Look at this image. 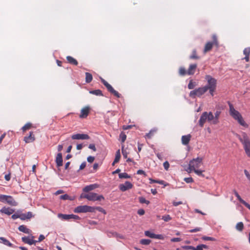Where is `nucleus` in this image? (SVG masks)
<instances>
[{
	"instance_id": "59",
	"label": "nucleus",
	"mask_w": 250,
	"mask_h": 250,
	"mask_svg": "<svg viewBox=\"0 0 250 250\" xmlns=\"http://www.w3.org/2000/svg\"><path fill=\"white\" fill-rule=\"evenodd\" d=\"M181 239L179 237L173 238L171 239V241L172 242H180L181 241Z\"/></svg>"
},
{
	"instance_id": "36",
	"label": "nucleus",
	"mask_w": 250,
	"mask_h": 250,
	"mask_svg": "<svg viewBox=\"0 0 250 250\" xmlns=\"http://www.w3.org/2000/svg\"><path fill=\"white\" fill-rule=\"evenodd\" d=\"M179 73L181 76H185L187 74V70L184 67H180L179 70Z\"/></svg>"
},
{
	"instance_id": "18",
	"label": "nucleus",
	"mask_w": 250,
	"mask_h": 250,
	"mask_svg": "<svg viewBox=\"0 0 250 250\" xmlns=\"http://www.w3.org/2000/svg\"><path fill=\"white\" fill-rule=\"evenodd\" d=\"M0 212L9 215L14 212V210L10 208L3 207L0 209Z\"/></svg>"
},
{
	"instance_id": "45",
	"label": "nucleus",
	"mask_w": 250,
	"mask_h": 250,
	"mask_svg": "<svg viewBox=\"0 0 250 250\" xmlns=\"http://www.w3.org/2000/svg\"><path fill=\"white\" fill-rule=\"evenodd\" d=\"M234 193L235 196L237 197V199L242 204L243 202H244V200L242 199V198L240 197L238 193L236 191H234Z\"/></svg>"
},
{
	"instance_id": "46",
	"label": "nucleus",
	"mask_w": 250,
	"mask_h": 250,
	"mask_svg": "<svg viewBox=\"0 0 250 250\" xmlns=\"http://www.w3.org/2000/svg\"><path fill=\"white\" fill-rule=\"evenodd\" d=\"M202 238L203 240H205V241H214L216 240L213 237L206 236H203Z\"/></svg>"
},
{
	"instance_id": "43",
	"label": "nucleus",
	"mask_w": 250,
	"mask_h": 250,
	"mask_svg": "<svg viewBox=\"0 0 250 250\" xmlns=\"http://www.w3.org/2000/svg\"><path fill=\"white\" fill-rule=\"evenodd\" d=\"M95 210H97L103 213L104 214L106 213V211L103 208L100 207H94V212H95Z\"/></svg>"
},
{
	"instance_id": "32",
	"label": "nucleus",
	"mask_w": 250,
	"mask_h": 250,
	"mask_svg": "<svg viewBox=\"0 0 250 250\" xmlns=\"http://www.w3.org/2000/svg\"><path fill=\"white\" fill-rule=\"evenodd\" d=\"M189 58L190 59H195V60H197L200 58V57L197 55L196 51L195 49H194L192 51V54L189 56Z\"/></svg>"
},
{
	"instance_id": "42",
	"label": "nucleus",
	"mask_w": 250,
	"mask_h": 250,
	"mask_svg": "<svg viewBox=\"0 0 250 250\" xmlns=\"http://www.w3.org/2000/svg\"><path fill=\"white\" fill-rule=\"evenodd\" d=\"M204 171L203 170H199V169H196L194 170V172L199 176H201L204 177L205 176L204 174L203 173V172Z\"/></svg>"
},
{
	"instance_id": "27",
	"label": "nucleus",
	"mask_w": 250,
	"mask_h": 250,
	"mask_svg": "<svg viewBox=\"0 0 250 250\" xmlns=\"http://www.w3.org/2000/svg\"><path fill=\"white\" fill-rule=\"evenodd\" d=\"M58 217L62 220H68L71 219V214H64L59 213L58 215Z\"/></svg>"
},
{
	"instance_id": "26",
	"label": "nucleus",
	"mask_w": 250,
	"mask_h": 250,
	"mask_svg": "<svg viewBox=\"0 0 250 250\" xmlns=\"http://www.w3.org/2000/svg\"><path fill=\"white\" fill-rule=\"evenodd\" d=\"M221 113L220 110H216L214 113V120L213 121V125H216L219 123V118Z\"/></svg>"
},
{
	"instance_id": "24",
	"label": "nucleus",
	"mask_w": 250,
	"mask_h": 250,
	"mask_svg": "<svg viewBox=\"0 0 250 250\" xmlns=\"http://www.w3.org/2000/svg\"><path fill=\"white\" fill-rule=\"evenodd\" d=\"M0 243L8 247H12L13 246V244L9 241L3 237H0Z\"/></svg>"
},
{
	"instance_id": "16",
	"label": "nucleus",
	"mask_w": 250,
	"mask_h": 250,
	"mask_svg": "<svg viewBox=\"0 0 250 250\" xmlns=\"http://www.w3.org/2000/svg\"><path fill=\"white\" fill-rule=\"evenodd\" d=\"M197 66V65L196 63L190 64L187 70V74L188 75H193L195 72Z\"/></svg>"
},
{
	"instance_id": "25",
	"label": "nucleus",
	"mask_w": 250,
	"mask_h": 250,
	"mask_svg": "<svg viewBox=\"0 0 250 250\" xmlns=\"http://www.w3.org/2000/svg\"><path fill=\"white\" fill-rule=\"evenodd\" d=\"M66 60H67L68 62L71 64H73L74 65H78V62L77 61L71 56H67Z\"/></svg>"
},
{
	"instance_id": "58",
	"label": "nucleus",
	"mask_w": 250,
	"mask_h": 250,
	"mask_svg": "<svg viewBox=\"0 0 250 250\" xmlns=\"http://www.w3.org/2000/svg\"><path fill=\"white\" fill-rule=\"evenodd\" d=\"M25 215L27 219H30L32 218L33 216L32 213L30 211H29L27 213H25Z\"/></svg>"
},
{
	"instance_id": "35",
	"label": "nucleus",
	"mask_w": 250,
	"mask_h": 250,
	"mask_svg": "<svg viewBox=\"0 0 250 250\" xmlns=\"http://www.w3.org/2000/svg\"><path fill=\"white\" fill-rule=\"evenodd\" d=\"M120 158H121L120 150V149H119L116 151L115 158L114 159V163H118L119 161Z\"/></svg>"
},
{
	"instance_id": "30",
	"label": "nucleus",
	"mask_w": 250,
	"mask_h": 250,
	"mask_svg": "<svg viewBox=\"0 0 250 250\" xmlns=\"http://www.w3.org/2000/svg\"><path fill=\"white\" fill-rule=\"evenodd\" d=\"M92 79H93L92 75L88 72H86L85 73V82L86 83H89L92 81Z\"/></svg>"
},
{
	"instance_id": "63",
	"label": "nucleus",
	"mask_w": 250,
	"mask_h": 250,
	"mask_svg": "<svg viewBox=\"0 0 250 250\" xmlns=\"http://www.w3.org/2000/svg\"><path fill=\"white\" fill-rule=\"evenodd\" d=\"M181 204H182V202L181 201H179V202L174 201L173 202V205L175 207H177Z\"/></svg>"
},
{
	"instance_id": "21",
	"label": "nucleus",
	"mask_w": 250,
	"mask_h": 250,
	"mask_svg": "<svg viewBox=\"0 0 250 250\" xmlns=\"http://www.w3.org/2000/svg\"><path fill=\"white\" fill-rule=\"evenodd\" d=\"M34 140H35V137L33 135L32 132H30L29 136H25L24 138V141L26 143H29L33 142Z\"/></svg>"
},
{
	"instance_id": "20",
	"label": "nucleus",
	"mask_w": 250,
	"mask_h": 250,
	"mask_svg": "<svg viewBox=\"0 0 250 250\" xmlns=\"http://www.w3.org/2000/svg\"><path fill=\"white\" fill-rule=\"evenodd\" d=\"M243 54L245 55V57L243 59L248 62L250 61L249 56L250 55V47L245 48L243 50Z\"/></svg>"
},
{
	"instance_id": "29",
	"label": "nucleus",
	"mask_w": 250,
	"mask_h": 250,
	"mask_svg": "<svg viewBox=\"0 0 250 250\" xmlns=\"http://www.w3.org/2000/svg\"><path fill=\"white\" fill-rule=\"evenodd\" d=\"M156 129H152L149 131L148 133H146L145 135L146 138L150 139L153 136L154 134L156 132Z\"/></svg>"
},
{
	"instance_id": "61",
	"label": "nucleus",
	"mask_w": 250,
	"mask_h": 250,
	"mask_svg": "<svg viewBox=\"0 0 250 250\" xmlns=\"http://www.w3.org/2000/svg\"><path fill=\"white\" fill-rule=\"evenodd\" d=\"M86 163L85 162H83L80 166V170H82L86 166Z\"/></svg>"
},
{
	"instance_id": "39",
	"label": "nucleus",
	"mask_w": 250,
	"mask_h": 250,
	"mask_svg": "<svg viewBox=\"0 0 250 250\" xmlns=\"http://www.w3.org/2000/svg\"><path fill=\"white\" fill-rule=\"evenodd\" d=\"M32 126V124L31 123H27L26 124L21 128L23 131H25L26 130L29 129Z\"/></svg>"
},
{
	"instance_id": "47",
	"label": "nucleus",
	"mask_w": 250,
	"mask_h": 250,
	"mask_svg": "<svg viewBox=\"0 0 250 250\" xmlns=\"http://www.w3.org/2000/svg\"><path fill=\"white\" fill-rule=\"evenodd\" d=\"M202 229V228L197 227V228H195L194 229H192L189 230V232H191V233H193V232H197V231H201Z\"/></svg>"
},
{
	"instance_id": "19",
	"label": "nucleus",
	"mask_w": 250,
	"mask_h": 250,
	"mask_svg": "<svg viewBox=\"0 0 250 250\" xmlns=\"http://www.w3.org/2000/svg\"><path fill=\"white\" fill-rule=\"evenodd\" d=\"M56 163L57 167H61L62 166V158L61 153H59L56 158Z\"/></svg>"
},
{
	"instance_id": "64",
	"label": "nucleus",
	"mask_w": 250,
	"mask_h": 250,
	"mask_svg": "<svg viewBox=\"0 0 250 250\" xmlns=\"http://www.w3.org/2000/svg\"><path fill=\"white\" fill-rule=\"evenodd\" d=\"M20 214H14L12 215L11 217L13 219L15 220L17 218H20Z\"/></svg>"
},
{
	"instance_id": "6",
	"label": "nucleus",
	"mask_w": 250,
	"mask_h": 250,
	"mask_svg": "<svg viewBox=\"0 0 250 250\" xmlns=\"http://www.w3.org/2000/svg\"><path fill=\"white\" fill-rule=\"evenodd\" d=\"M83 197L87 199L89 201H101L104 199L103 195H98L94 192H90L88 194H84Z\"/></svg>"
},
{
	"instance_id": "28",
	"label": "nucleus",
	"mask_w": 250,
	"mask_h": 250,
	"mask_svg": "<svg viewBox=\"0 0 250 250\" xmlns=\"http://www.w3.org/2000/svg\"><path fill=\"white\" fill-rule=\"evenodd\" d=\"M197 85V83L196 82L193 81L192 80H190L188 84V87L189 89H193Z\"/></svg>"
},
{
	"instance_id": "56",
	"label": "nucleus",
	"mask_w": 250,
	"mask_h": 250,
	"mask_svg": "<svg viewBox=\"0 0 250 250\" xmlns=\"http://www.w3.org/2000/svg\"><path fill=\"white\" fill-rule=\"evenodd\" d=\"M19 217H20V218L21 220H24L25 219H27V218L26 217L25 213H21V214H20Z\"/></svg>"
},
{
	"instance_id": "33",
	"label": "nucleus",
	"mask_w": 250,
	"mask_h": 250,
	"mask_svg": "<svg viewBox=\"0 0 250 250\" xmlns=\"http://www.w3.org/2000/svg\"><path fill=\"white\" fill-rule=\"evenodd\" d=\"M244 229V224L242 222L238 223L236 225V229L240 231L243 230Z\"/></svg>"
},
{
	"instance_id": "40",
	"label": "nucleus",
	"mask_w": 250,
	"mask_h": 250,
	"mask_svg": "<svg viewBox=\"0 0 250 250\" xmlns=\"http://www.w3.org/2000/svg\"><path fill=\"white\" fill-rule=\"evenodd\" d=\"M207 248V246L204 244L199 245L196 248L194 247V249L193 250H203V249Z\"/></svg>"
},
{
	"instance_id": "38",
	"label": "nucleus",
	"mask_w": 250,
	"mask_h": 250,
	"mask_svg": "<svg viewBox=\"0 0 250 250\" xmlns=\"http://www.w3.org/2000/svg\"><path fill=\"white\" fill-rule=\"evenodd\" d=\"M126 135H125V134L124 132H122L120 134V139L121 140V142L124 143L126 140Z\"/></svg>"
},
{
	"instance_id": "5",
	"label": "nucleus",
	"mask_w": 250,
	"mask_h": 250,
	"mask_svg": "<svg viewBox=\"0 0 250 250\" xmlns=\"http://www.w3.org/2000/svg\"><path fill=\"white\" fill-rule=\"evenodd\" d=\"M202 158L197 157L190 161L188 164V172L197 169L202 164Z\"/></svg>"
},
{
	"instance_id": "14",
	"label": "nucleus",
	"mask_w": 250,
	"mask_h": 250,
	"mask_svg": "<svg viewBox=\"0 0 250 250\" xmlns=\"http://www.w3.org/2000/svg\"><path fill=\"white\" fill-rule=\"evenodd\" d=\"M73 140H88L90 138L89 136L86 134H75L71 136Z\"/></svg>"
},
{
	"instance_id": "9",
	"label": "nucleus",
	"mask_w": 250,
	"mask_h": 250,
	"mask_svg": "<svg viewBox=\"0 0 250 250\" xmlns=\"http://www.w3.org/2000/svg\"><path fill=\"white\" fill-rule=\"evenodd\" d=\"M212 40V42H207L206 44H205V48L204 49V53H206V52L211 50L214 45H215L216 46L218 45L217 37L215 35H213Z\"/></svg>"
},
{
	"instance_id": "11",
	"label": "nucleus",
	"mask_w": 250,
	"mask_h": 250,
	"mask_svg": "<svg viewBox=\"0 0 250 250\" xmlns=\"http://www.w3.org/2000/svg\"><path fill=\"white\" fill-rule=\"evenodd\" d=\"M35 237L32 235L28 236H24L22 237L21 238L22 241L24 242L25 244H28L30 245L34 244L35 245L37 243V240H35L34 239Z\"/></svg>"
},
{
	"instance_id": "49",
	"label": "nucleus",
	"mask_w": 250,
	"mask_h": 250,
	"mask_svg": "<svg viewBox=\"0 0 250 250\" xmlns=\"http://www.w3.org/2000/svg\"><path fill=\"white\" fill-rule=\"evenodd\" d=\"M60 199H62V200H70V199L69 196L67 194H65L64 195H61L60 196Z\"/></svg>"
},
{
	"instance_id": "50",
	"label": "nucleus",
	"mask_w": 250,
	"mask_h": 250,
	"mask_svg": "<svg viewBox=\"0 0 250 250\" xmlns=\"http://www.w3.org/2000/svg\"><path fill=\"white\" fill-rule=\"evenodd\" d=\"M182 248L187 250H193L194 249V247L192 246H183L182 247Z\"/></svg>"
},
{
	"instance_id": "1",
	"label": "nucleus",
	"mask_w": 250,
	"mask_h": 250,
	"mask_svg": "<svg viewBox=\"0 0 250 250\" xmlns=\"http://www.w3.org/2000/svg\"><path fill=\"white\" fill-rule=\"evenodd\" d=\"M205 79L207 81V84L204 86L191 90L189 94V97L192 98H195L196 97H200L208 90H209V94L212 96H213L214 92L217 87V80L209 75L205 76Z\"/></svg>"
},
{
	"instance_id": "22",
	"label": "nucleus",
	"mask_w": 250,
	"mask_h": 250,
	"mask_svg": "<svg viewBox=\"0 0 250 250\" xmlns=\"http://www.w3.org/2000/svg\"><path fill=\"white\" fill-rule=\"evenodd\" d=\"M19 230L20 231L23 232L26 234H31L32 232L31 230L26 228L24 225H21L18 228Z\"/></svg>"
},
{
	"instance_id": "31",
	"label": "nucleus",
	"mask_w": 250,
	"mask_h": 250,
	"mask_svg": "<svg viewBox=\"0 0 250 250\" xmlns=\"http://www.w3.org/2000/svg\"><path fill=\"white\" fill-rule=\"evenodd\" d=\"M89 93L90 94H94V95H95L97 96H103V95L102 91L100 89H97V90L90 91L89 92Z\"/></svg>"
},
{
	"instance_id": "7",
	"label": "nucleus",
	"mask_w": 250,
	"mask_h": 250,
	"mask_svg": "<svg viewBox=\"0 0 250 250\" xmlns=\"http://www.w3.org/2000/svg\"><path fill=\"white\" fill-rule=\"evenodd\" d=\"M0 202L7 203L8 204L13 206L17 205V203L11 196L0 195Z\"/></svg>"
},
{
	"instance_id": "34",
	"label": "nucleus",
	"mask_w": 250,
	"mask_h": 250,
	"mask_svg": "<svg viewBox=\"0 0 250 250\" xmlns=\"http://www.w3.org/2000/svg\"><path fill=\"white\" fill-rule=\"evenodd\" d=\"M119 177L120 179H128L130 178L131 177L127 173L123 172L119 174Z\"/></svg>"
},
{
	"instance_id": "12",
	"label": "nucleus",
	"mask_w": 250,
	"mask_h": 250,
	"mask_svg": "<svg viewBox=\"0 0 250 250\" xmlns=\"http://www.w3.org/2000/svg\"><path fill=\"white\" fill-rule=\"evenodd\" d=\"M133 185L128 181H126L124 184H120L119 186L120 190L122 191H125L128 189L132 188Z\"/></svg>"
},
{
	"instance_id": "3",
	"label": "nucleus",
	"mask_w": 250,
	"mask_h": 250,
	"mask_svg": "<svg viewBox=\"0 0 250 250\" xmlns=\"http://www.w3.org/2000/svg\"><path fill=\"white\" fill-rule=\"evenodd\" d=\"M241 143L243 145V147L247 155L250 158V140L245 132H242V135H236Z\"/></svg>"
},
{
	"instance_id": "52",
	"label": "nucleus",
	"mask_w": 250,
	"mask_h": 250,
	"mask_svg": "<svg viewBox=\"0 0 250 250\" xmlns=\"http://www.w3.org/2000/svg\"><path fill=\"white\" fill-rule=\"evenodd\" d=\"M163 166H164L165 169L166 170H167L168 169V168L169 167V164L167 161L165 162L163 164Z\"/></svg>"
},
{
	"instance_id": "62",
	"label": "nucleus",
	"mask_w": 250,
	"mask_h": 250,
	"mask_svg": "<svg viewBox=\"0 0 250 250\" xmlns=\"http://www.w3.org/2000/svg\"><path fill=\"white\" fill-rule=\"evenodd\" d=\"M158 184L163 185L164 186H167L168 184L167 183H166L163 180H158Z\"/></svg>"
},
{
	"instance_id": "48",
	"label": "nucleus",
	"mask_w": 250,
	"mask_h": 250,
	"mask_svg": "<svg viewBox=\"0 0 250 250\" xmlns=\"http://www.w3.org/2000/svg\"><path fill=\"white\" fill-rule=\"evenodd\" d=\"M184 180L187 183H191L193 182V179H192V177L185 178Z\"/></svg>"
},
{
	"instance_id": "15",
	"label": "nucleus",
	"mask_w": 250,
	"mask_h": 250,
	"mask_svg": "<svg viewBox=\"0 0 250 250\" xmlns=\"http://www.w3.org/2000/svg\"><path fill=\"white\" fill-rule=\"evenodd\" d=\"M90 111V107L88 106H85L81 109L80 115L79 116L80 118H85L87 117Z\"/></svg>"
},
{
	"instance_id": "44",
	"label": "nucleus",
	"mask_w": 250,
	"mask_h": 250,
	"mask_svg": "<svg viewBox=\"0 0 250 250\" xmlns=\"http://www.w3.org/2000/svg\"><path fill=\"white\" fill-rule=\"evenodd\" d=\"M162 219L165 222H168L171 220V217L168 214L163 216L162 217Z\"/></svg>"
},
{
	"instance_id": "8",
	"label": "nucleus",
	"mask_w": 250,
	"mask_h": 250,
	"mask_svg": "<svg viewBox=\"0 0 250 250\" xmlns=\"http://www.w3.org/2000/svg\"><path fill=\"white\" fill-rule=\"evenodd\" d=\"M74 211L76 213L94 212V207L86 205L79 206L74 209Z\"/></svg>"
},
{
	"instance_id": "23",
	"label": "nucleus",
	"mask_w": 250,
	"mask_h": 250,
	"mask_svg": "<svg viewBox=\"0 0 250 250\" xmlns=\"http://www.w3.org/2000/svg\"><path fill=\"white\" fill-rule=\"evenodd\" d=\"M97 188H98V185L97 184L90 185L84 187L83 189V191L84 192H88Z\"/></svg>"
},
{
	"instance_id": "55",
	"label": "nucleus",
	"mask_w": 250,
	"mask_h": 250,
	"mask_svg": "<svg viewBox=\"0 0 250 250\" xmlns=\"http://www.w3.org/2000/svg\"><path fill=\"white\" fill-rule=\"evenodd\" d=\"M88 148L93 150L94 151H96V148L95 146L93 144H90L88 146Z\"/></svg>"
},
{
	"instance_id": "13",
	"label": "nucleus",
	"mask_w": 250,
	"mask_h": 250,
	"mask_svg": "<svg viewBox=\"0 0 250 250\" xmlns=\"http://www.w3.org/2000/svg\"><path fill=\"white\" fill-rule=\"evenodd\" d=\"M145 234L146 236L151 238L158 239L160 240L164 239V236L162 234H155L149 230L145 231Z\"/></svg>"
},
{
	"instance_id": "60",
	"label": "nucleus",
	"mask_w": 250,
	"mask_h": 250,
	"mask_svg": "<svg viewBox=\"0 0 250 250\" xmlns=\"http://www.w3.org/2000/svg\"><path fill=\"white\" fill-rule=\"evenodd\" d=\"M137 213L140 215H143L145 214V211L143 209H138Z\"/></svg>"
},
{
	"instance_id": "54",
	"label": "nucleus",
	"mask_w": 250,
	"mask_h": 250,
	"mask_svg": "<svg viewBox=\"0 0 250 250\" xmlns=\"http://www.w3.org/2000/svg\"><path fill=\"white\" fill-rule=\"evenodd\" d=\"M244 172L247 179L250 181V174L249 171L245 169Z\"/></svg>"
},
{
	"instance_id": "41",
	"label": "nucleus",
	"mask_w": 250,
	"mask_h": 250,
	"mask_svg": "<svg viewBox=\"0 0 250 250\" xmlns=\"http://www.w3.org/2000/svg\"><path fill=\"white\" fill-rule=\"evenodd\" d=\"M139 202L141 204H146L147 205H148L150 203V202L148 200H146L144 197H139Z\"/></svg>"
},
{
	"instance_id": "57",
	"label": "nucleus",
	"mask_w": 250,
	"mask_h": 250,
	"mask_svg": "<svg viewBox=\"0 0 250 250\" xmlns=\"http://www.w3.org/2000/svg\"><path fill=\"white\" fill-rule=\"evenodd\" d=\"M45 239V237L42 234H41L40 236H39V239H38V240H37V242H41L43 240H44Z\"/></svg>"
},
{
	"instance_id": "2",
	"label": "nucleus",
	"mask_w": 250,
	"mask_h": 250,
	"mask_svg": "<svg viewBox=\"0 0 250 250\" xmlns=\"http://www.w3.org/2000/svg\"><path fill=\"white\" fill-rule=\"evenodd\" d=\"M229 106V113L230 115L243 126L248 127V125L244 120L241 114L239 111L235 110L233 105L230 102H228Z\"/></svg>"
},
{
	"instance_id": "10",
	"label": "nucleus",
	"mask_w": 250,
	"mask_h": 250,
	"mask_svg": "<svg viewBox=\"0 0 250 250\" xmlns=\"http://www.w3.org/2000/svg\"><path fill=\"white\" fill-rule=\"evenodd\" d=\"M101 80L103 84L106 87L108 91L117 98L121 97V94L116 91L112 86L109 84L105 80L101 78Z\"/></svg>"
},
{
	"instance_id": "53",
	"label": "nucleus",
	"mask_w": 250,
	"mask_h": 250,
	"mask_svg": "<svg viewBox=\"0 0 250 250\" xmlns=\"http://www.w3.org/2000/svg\"><path fill=\"white\" fill-rule=\"evenodd\" d=\"M95 160V157L94 156H89L87 157V160L89 163H92Z\"/></svg>"
},
{
	"instance_id": "51",
	"label": "nucleus",
	"mask_w": 250,
	"mask_h": 250,
	"mask_svg": "<svg viewBox=\"0 0 250 250\" xmlns=\"http://www.w3.org/2000/svg\"><path fill=\"white\" fill-rule=\"evenodd\" d=\"M122 152L123 157L125 158H126L127 157L128 152L125 149H124V146H122Z\"/></svg>"
},
{
	"instance_id": "17",
	"label": "nucleus",
	"mask_w": 250,
	"mask_h": 250,
	"mask_svg": "<svg viewBox=\"0 0 250 250\" xmlns=\"http://www.w3.org/2000/svg\"><path fill=\"white\" fill-rule=\"evenodd\" d=\"M191 136L190 134L182 136L181 138L182 143L185 146H187L189 144L191 139Z\"/></svg>"
},
{
	"instance_id": "37",
	"label": "nucleus",
	"mask_w": 250,
	"mask_h": 250,
	"mask_svg": "<svg viewBox=\"0 0 250 250\" xmlns=\"http://www.w3.org/2000/svg\"><path fill=\"white\" fill-rule=\"evenodd\" d=\"M151 242V240L149 239H143L140 240V244L144 245H148Z\"/></svg>"
},
{
	"instance_id": "4",
	"label": "nucleus",
	"mask_w": 250,
	"mask_h": 250,
	"mask_svg": "<svg viewBox=\"0 0 250 250\" xmlns=\"http://www.w3.org/2000/svg\"><path fill=\"white\" fill-rule=\"evenodd\" d=\"M214 120V115L211 112H204L199 120V125L201 127H203L206 121L213 124Z\"/></svg>"
}]
</instances>
